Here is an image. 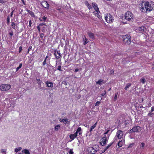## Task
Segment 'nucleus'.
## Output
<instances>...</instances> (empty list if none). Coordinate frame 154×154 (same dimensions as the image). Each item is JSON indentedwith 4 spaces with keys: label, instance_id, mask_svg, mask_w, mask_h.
Here are the masks:
<instances>
[{
    "label": "nucleus",
    "instance_id": "obj_63",
    "mask_svg": "<svg viewBox=\"0 0 154 154\" xmlns=\"http://www.w3.org/2000/svg\"><path fill=\"white\" fill-rule=\"evenodd\" d=\"M48 58V56H47L45 58V59H47V58Z\"/></svg>",
    "mask_w": 154,
    "mask_h": 154
},
{
    "label": "nucleus",
    "instance_id": "obj_36",
    "mask_svg": "<svg viewBox=\"0 0 154 154\" xmlns=\"http://www.w3.org/2000/svg\"><path fill=\"white\" fill-rule=\"evenodd\" d=\"M94 9L97 12V14H99L100 13V11H99L98 7L95 8Z\"/></svg>",
    "mask_w": 154,
    "mask_h": 154
},
{
    "label": "nucleus",
    "instance_id": "obj_62",
    "mask_svg": "<svg viewBox=\"0 0 154 154\" xmlns=\"http://www.w3.org/2000/svg\"><path fill=\"white\" fill-rule=\"evenodd\" d=\"M13 11L11 12V16H12V15H13Z\"/></svg>",
    "mask_w": 154,
    "mask_h": 154
},
{
    "label": "nucleus",
    "instance_id": "obj_19",
    "mask_svg": "<svg viewBox=\"0 0 154 154\" xmlns=\"http://www.w3.org/2000/svg\"><path fill=\"white\" fill-rule=\"evenodd\" d=\"M138 29L141 32H143L146 29V28L143 26H142L139 27Z\"/></svg>",
    "mask_w": 154,
    "mask_h": 154
},
{
    "label": "nucleus",
    "instance_id": "obj_7",
    "mask_svg": "<svg viewBox=\"0 0 154 154\" xmlns=\"http://www.w3.org/2000/svg\"><path fill=\"white\" fill-rule=\"evenodd\" d=\"M140 129V128L139 126H135L133 127V128L130 130V133H134L137 132L138 130Z\"/></svg>",
    "mask_w": 154,
    "mask_h": 154
},
{
    "label": "nucleus",
    "instance_id": "obj_10",
    "mask_svg": "<svg viewBox=\"0 0 154 154\" xmlns=\"http://www.w3.org/2000/svg\"><path fill=\"white\" fill-rule=\"evenodd\" d=\"M123 136V132L122 131H118L116 134V136L118 139H121L122 137Z\"/></svg>",
    "mask_w": 154,
    "mask_h": 154
},
{
    "label": "nucleus",
    "instance_id": "obj_58",
    "mask_svg": "<svg viewBox=\"0 0 154 154\" xmlns=\"http://www.w3.org/2000/svg\"><path fill=\"white\" fill-rule=\"evenodd\" d=\"M61 8H60V7H58L57 8V10H58L59 11H60V10H61Z\"/></svg>",
    "mask_w": 154,
    "mask_h": 154
},
{
    "label": "nucleus",
    "instance_id": "obj_40",
    "mask_svg": "<svg viewBox=\"0 0 154 154\" xmlns=\"http://www.w3.org/2000/svg\"><path fill=\"white\" fill-rule=\"evenodd\" d=\"M97 14V17L99 19L101 20L102 19V17L101 16H100V15L99 14Z\"/></svg>",
    "mask_w": 154,
    "mask_h": 154
},
{
    "label": "nucleus",
    "instance_id": "obj_39",
    "mask_svg": "<svg viewBox=\"0 0 154 154\" xmlns=\"http://www.w3.org/2000/svg\"><path fill=\"white\" fill-rule=\"evenodd\" d=\"M114 70L113 69H112L110 71L109 74L110 75H112L113 74Z\"/></svg>",
    "mask_w": 154,
    "mask_h": 154
},
{
    "label": "nucleus",
    "instance_id": "obj_46",
    "mask_svg": "<svg viewBox=\"0 0 154 154\" xmlns=\"http://www.w3.org/2000/svg\"><path fill=\"white\" fill-rule=\"evenodd\" d=\"M61 66H58V67L57 69V70L60 71H62V70L61 69Z\"/></svg>",
    "mask_w": 154,
    "mask_h": 154
},
{
    "label": "nucleus",
    "instance_id": "obj_64",
    "mask_svg": "<svg viewBox=\"0 0 154 154\" xmlns=\"http://www.w3.org/2000/svg\"><path fill=\"white\" fill-rule=\"evenodd\" d=\"M105 151H105V150H104V149L103 150V151L102 152V153L104 152Z\"/></svg>",
    "mask_w": 154,
    "mask_h": 154
},
{
    "label": "nucleus",
    "instance_id": "obj_23",
    "mask_svg": "<svg viewBox=\"0 0 154 154\" xmlns=\"http://www.w3.org/2000/svg\"><path fill=\"white\" fill-rule=\"evenodd\" d=\"M88 35L89 37L92 39H93L94 38V34L91 32L88 33Z\"/></svg>",
    "mask_w": 154,
    "mask_h": 154
},
{
    "label": "nucleus",
    "instance_id": "obj_25",
    "mask_svg": "<svg viewBox=\"0 0 154 154\" xmlns=\"http://www.w3.org/2000/svg\"><path fill=\"white\" fill-rule=\"evenodd\" d=\"M60 128V125H56L54 128V131H58V130Z\"/></svg>",
    "mask_w": 154,
    "mask_h": 154
},
{
    "label": "nucleus",
    "instance_id": "obj_51",
    "mask_svg": "<svg viewBox=\"0 0 154 154\" xmlns=\"http://www.w3.org/2000/svg\"><path fill=\"white\" fill-rule=\"evenodd\" d=\"M22 47H21V46H20V47L19 48V53H20V52H21V51H22Z\"/></svg>",
    "mask_w": 154,
    "mask_h": 154
},
{
    "label": "nucleus",
    "instance_id": "obj_18",
    "mask_svg": "<svg viewBox=\"0 0 154 154\" xmlns=\"http://www.w3.org/2000/svg\"><path fill=\"white\" fill-rule=\"evenodd\" d=\"M22 152L25 153L26 154H30L29 151L26 149H25L22 150Z\"/></svg>",
    "mask_w": 154,
    "mask_h": 154
},
{
    "label": "nucleus",
    "instance_id": "obj_12",
    "mask_svg": "<svg viewBox=\"0 0 154 154\" xmlns=\"http://www.w3.org/2000/svg\"><path fill=\"white\" fill-rule=\"evenodd\" d=\"M109 131L110 130H108L104 134V136L102 138H104V139L106 138V139L108 140L109 138L110 135L109 134H108Z\"/></svg>",
    "mask_w": 154,
    "mask_h": 154
},
{
    "label": "nucleus",
    "instance_id": "obj_41",
    "mask_svg": "<svg viewBox=\"0 0 154 154\" xmlns=\"http://www.w3.org/2000/svg\"><path fill=\"white\" fill-rule=\"evenodd\" d=\"M44 35V34L43 33H41L40 34V37L42 38H42Z\"/></svg>",
    "mask_w": 154,
    "mask_h": 154
},
{
    "label": "nucleus",
    "instance_id": "obj_21",
    "mask_svg": "<svg viewBox=\"0 0 154 154\" xmlns=\"http://www.w3.org/2000/svg\"><path fill=\"white\" fill-rule=\"evenodd\" d=\"M97 124V122H96L91 127L89 130V131L90 132H91L92 131L93 129H94L96 127Z\"/></svg>",
    "mask_w": 154,
    "mask_h": 154
},
{
    "label": "nucleus",
    "instance_id": "obj_57",
    "mask_svg": "<svg viewBox=\"0 0 154 154\" xmlns=\"http://www.w3.org/2000/svg\"><path fill=\"white\" fill-rule=\"evenodd\" d=\"M1 152H6V151L3 149H2L1 150Z\"/></svg>",
    "mask_w": 154,
    "mask_h": 154
},
{
    "label": "nucleus",
    "instance_id": "obj_59",
    "mask_svg": "<svg viewBox=\"0 0 154 154\" xmlns=\"http://www.w3.org/2000/svg\"><path fill=\"white\" fill-rule=\"evenodd\" d=\"M22 1V3L24 5H25V4L24 2V0H21Z\"/></svg>",
    "mask_w": 154,
    "mask_h": 154
},
{
    "label": "nucleus",
    "instance_id": "obj_50",
    "mask_svg": "<svg viewBox=\"0 0 154 154\" xmlns=\"http://www.w3.org/2000/svg\"><path fill=\"white\" fill-rule=\"evenodd\" d=\"M69 153L70 154H73V152L72 149H70Z\"/></svg>",
    "mask_w": 154,
    "mask_h": 154
},
{
    "label": "nucleus",
    "instance_id": "obj_49",
    "mask_svg": "<svg viewBox=\"0 0 154 154\" xmlns=\"http://www.w3.org/2000/svg\"><path fill=\"white\" fill-rule=\"evenodd\" d=\"M6 2V1L3 0H0V3L3 4Z\"/></svg>",
    "mask_w": 154,
    "mask_h": 154
},
{
    "label": "nucleus",
    "instance_id": "obj_33",
    "mask_svg": "<svg viewBox=\"0 0 154 154\" xmlns=\"http://www.w3.org/2000/svg\"><path fill=\"white\" fill-rule=\"evenodd\" d=\"M92 5L93 7L94 8H95L98 7L97 4L94 3L93 2L92 3Z\"/></svg>",
    "mask_w": 154,
    "mask_h": 154
},
{
    "label": "nucleus",
    "instance_id": "obj_38",
    "mask_svg": "<svg viewBox=\"0 0 154 154\" xmlns=\"http://www.w3.org/2000/svg\"><path fill=\"white\" fill-rule=\"evenodd\" d=\"M117 95H118V93H116L115 96L114 98V100H116L117 99V98H118Z\"/></svg>",
    "mask_w": 154,
    "mask_h": 154
},
{
    "label": "nucleus",
    "instance_id": "obj_17",
    "mask_svg": "<svg viewBox=\"0 0 154 154\" xmlns=\"http://www.w3.org/2000/svg\"><path fill=\"white\" fill-rule=\"evenodd\" d=\"M83 40L84 41V43H83L84 45H85L88 43V39L86 38L85 36H84V37H83Z\"/></svg>",
    "mask_w": 154,
    "mask_h": 154
},
{
    "label": "nucleus",
    "instance_id": "obj_30",
    "mask_svg": "<svg viewBox=\"0 0 154 154\" xmlns=\"http://www.w3.org/2000/svg\"><path fill=\"white\" fill-rule=\"evenodd\" d=\"M22 149V148L21 147H19L18 148H16L15 149V152H17Z\"/></svg>",
    "mask_w": 154,
    "mask_h": 154
},
{
    "label": "nucleus",
    "instance_id": "obj_44",
    "mask_svg": "<svg viewBox=\"0 0 154 154\" xmlns=\"http://www.w3.org/2000/svg\"><path fill=\"white\" fill-rule=\"evenodd\" d=\"M9 22H10V18H9V16H8L7 17V24L9 23Z\"/></svg>",
    "mask_w": 154,
    "mask_h": 154
},
{
    "label": "nucleus",
    "instance_id": "obj_24",
    "mask_svg": "<svg viewBox=\"0 0 154 154\" xmlns=\"http://www.w3.org/2000/svg\"><path fill=\"white\" fill-rule=\"evenodd\" d=\"M113 142H112L109 144L104 149L105 151H106L113 143Z\"/></svg>",
    "mask_w": 154,
    "mask_h": 154
},
{
    "label": "nucleus",
    "instance_id": "obj_20",
    "mask_svg": "<svg viewBox=\"0 0 154 154\" xmlns=\"http://www.w3.org/2000/svg\"><path fill=\"white\" fill-rule=\"evenodd\" d=\"M78 133H79V135L81 134L82 133L81 128V127H79L78 128L76 131L75 133H76L77 134V135Z\"/></svg>",
    "mask_w": 154,
    "mask_h": 154
},
{
    "label": "nucleus",
    "instance_id": "obj_15",
    "mask_svg": "<svg viewBox=\"0 0 154 154\" xmlns=\"http://www.w3.org/2000/svg\"><path fill=\"white\" fill-rule=\"evenodd\" d=\"M46 84L47 87H53V84L52 82L47 81Z\"/></svg>",
    "mask_w": 154,
    "mask_h": 154
},
{
    "label": "nucleus",
    "instance_id": "obj_35",
    "mask_svg": "<svg viewBox=\"0 0 154 154\" xmlns=\"http://www.w3.org/2000/svg\"><path fill=\"white\" fill-rule=\"evenodd\" d=\"M152 112H151V111H150V112H149L148 113V116H150V117H152L154 115V113H152Z\"/></svg>",
    "mask_w": 154,
    "mask_h": 154
},
{
    "label": "nucleus",
    "instance_id": "obj_2",
    "mask_svg": "<svg viewBox=\"0 0 154 154\" xmlns=\"http://www.w3.org/2000/svg\"><path fill=\"white\" fill-rule=\"evenodd\" d=\"M99 150V147L98 145H94L92 147H89L88 149V152L91 154H95Z\"/></svg>",
    "mask_w": 154,
    "mask_h": 154
},
{
    "label": "nucleus",
    "instance_id": "obj_47",
    "mask_svg": "<svg viewBox=\"0 0 154 154\" xmlns=\"http://www.w3.org/2000/svg\"><path fill=\"white\" fill-rule=\"evenodd\" d=\"M43 25H46L45 23H42L39 24V26H42Z\"/></svg>",
    "mask_w": 154,
    "mask_h": 154
},
{
    "label": "nucleus",
    "instance_id": "obj_29",
    "mask_svg": "<svg viewBox=\"0 0 154 154\" xmlns=\"http://www.w3.org/2000/svg\"><path fill=\"white\" fill-rule=\"evenodd\" d=\"M37 83L40 86H41V85L42 83V82L39 79H36Z\"/></svg>",
    "mask_w": 154,
    "mask_h": 154
},
{
    "label": "nucleus",
    "instance_id": "obj_27",
    "mask_svg": "<svg viewBox=\"0 0 154 154\" xmlns=\"http://www.w3.org/2000/svg\"><path fill=\"white\" fill-rule=\"evenodd\" d=\"M131 83H128L126 85V86L124 88L125 90H127V89L131 86Z\"/></svg>",
    "mask_w": 154,
    "mask_h": 154
},
{
    "label": "nucleus",
    "instance_id": "obj_5",
    "mask_svg": "<svg viewBox=\"0 0 154 154\" xmlns=\"http://www.w3.org/2000/svg\"><path fill=\"white\" fill-rule=\"evenodd\" d=\"M105 20L107 23H110L112 22L113 20V17L110 14H107L106 16L105 17Z\"/></svg>",
    "mask_w": 154,
    "mask_h": 154
},
{
    "label": "nucleus",
    "instance_id": "obj_55",
    "mask_svg": "<svg viewBox=\"0 0 154 154\" xmlns=\"http://www.w3.org/2000/svg\"><path fill=\"white\" fill-rule=\"evenodd\" d=\"M79 70V69L78 68H76L75 69V72H77Z\"/></svg>",
    "mask_w": 154,
    "mask_h": 154
},
{
    "label": "nucleus",
    "instance_id": "obj_34",
    "mask_svg": "<svg viewBox=\"0 0 154 154\" xmlns=\"http://www.w3.org/2000/svg\"><path fill=\"white\" fill-rule=\"evenodd\" d=\"M15 23H14V22H12L11 23V26L14 29H15Z\"/></svg>",
    "mask_w": 154,
    "mask_h": 154
},
{
    "label": "nucleus",
    "instance_id": "obj_48",
    "mask_svg": "<svg viewBox=\"0 0 154 154\" xmlns=\"http://www.w3.org/2000/svg\"><path fill=\"white\" fill-rule=\"evenodd\" d=\"M32 47L31 46H30L29 48H28V51H27V54L29 53V51L31 50V49H32Z\"/></svg>",
    "mask_w": 154,
    "mask_h": 154
},
{
    "label": "nucleus",
    "instance_id": "obj_52",
    "mask_svg": "<svg viewBox=\"0 0 154 154\" xmlns=\"http://www.w3.org/2000/svg\"><path fill=\"white\" fill-rule=\"evenodd\" d=\"M37 28L38 31H39V32L40 31V26H39V25L37 27Z\"/></svg>",
    "mask_w": 154,
    "mask_h": 154
},
{
    "label": "nucleus",
    "instance_id": "obj_56",
    "mask_svg": "<svg viewBox=\"0 0 154 154\" xmlns=\"http://www.w3.org/2000/svg\"><path fill=\"white\" fill-rule=\"evenodd\" d=\"M31 24H32V23L31 22V20H30L29 21V26H31Z\"/></svg>",
    "mask_w": 154,
    "mask_h": 154
},
{
    "label": "nucleus",
    "instance_id": "obj_37",
    "mask_svg": "<svg viewBox=\"0 0 154 154\" xmlns=\"http://www.w3.org/2000/svg\"><path fill=\"white\" fill-rule=\"evenodd\" d=\"M144 146H145L144 143H142L141 144L140 147H141L142 149H144Z\"/></svg>",
    "mask_w": 154,
    "mask_h": 154
},
{
    "label": "nucleus",
    "instance_id": "obj_1",
    "mask_svg": "<svg viewBox=\"0 0 154 154\" xmlns=\"http://www.w3.org/2000/svg\"><path fill=\"white\" fill-rule=\"evenodd\" d=\"M142 12H149L153 9L151 5L148 2H143L139 6Z\"/></svg>",
    "mask_w": 154,
    "mask_h": 154
},
{
    "label": "nucleus",
    "instance_id": "obj_13",
    "mask_svg": "<svg viewBox=\"0 0 154 154\" xmlns=\"http://www.w3.org/2000/svg\"><path fill=\"white\" fill-rule=\"evenodd\" d=\"M68 119H64L60 120V122L63 123L65 125H66L67 124H69V122H68Z\"/></svg>",
    "mask_w": 154,
    "mask_h": 154
},
{
    "label": "nucleus",
    "instance_id": "obj_61",
    "mask_svg": "<svg viewBox=\"0 0 154 154\" xmlns=\"http://www.w3.org/2000/svg\"><path fill=\"white\" fill-rule=\"evenodd\" d=\"M152 69L154 70V65H153L152 67Z\"/></svg>",
    "mask_w": 154,
    "mask_h": 154
},
{
    "label": "nucleus",
    "instance_id": "obj_53",
    "mask_svg": "<svg viewBox=\"0 0 154 154\" xmlns=\"http://www.w3.org/2000/svg\"><path fill=\"white\" fill-rule=\"evenodd\" d=\"M133 143L130 144L129 145V146H128V148H131V147L132 146H133Z\"/></svg>",
    "mask_w": 154,
    "mask_h": 154
},
{
    "label": "nucleus",
    "instance_id": "obj_3",
    "mask_svg": "<svg viewBox=\"0 0 154 154\" xmlns=\"http://www.w3.org/2000/svg\"><path fill=\"white\" fill-rule=\"evenodd\" d=\"M125 19L128 21H133L134 20V17L132 13L130 11H127L125 14Z\"/></svg>",
    "mask_w": 154,
    "mask_h": 154
},
{
    "label": "nucleus",
    "instance_id": "obj_16",
    "mask_svg": "<svg viewBox=\"0 0 154 154\" xmlns=\"http://www.w3.org/2000/svg\"><path fill=\"white\" fill-rule=\"evenodd\" d=\"M124 140H121V141H119L118 143V146L120 147H122V145L124 143Z\"/></svg>",
    "mask_w": 154,
    "mask_h": 154
},
{
    "label": "nucleus",
    "instance_id": "obj_42",
    "mask_svg": "<svg viewBox=\"0 0 154 154\" xmlns=\"http://www.w3.org/2000/svg\"><path fill=\"white\" fill-rule=\"evenodd\" d=\"M106 94V91H105L103 93L100 94V97L103 96Z\"/></svg>",
    "mask_w": 154,
    "mask_h": 154
},
{
    "label": "nucleus",
    "instance_id": "obj_54",
    "mask_svg": "<svg viewBox=\"0 0 154 154\" xmlns=\"http://www.w3.org/2000/svg\"><path fill=\"white\" fill-rule=\"evenodd\" d=\"M9 34L10 35H11V36H12L13 35V32L12 31L11 32H10L9 33Z\"/></svg>",
    "mask_w": 154,
    "mask_h": 154
},
{
    "label": "nucleus",
    "instance_id": "obj_32",
    "mask_svg": "<svg viewBox=\"0 0 154 154\" xmlns=\"http://www.w3.org/2000/svg\"><path fill=\"white\" fill-rule=\"evenodd\" d=\"M22 63H20L19 66L17 68L16 72L19 69H20L22 67Z\"/></svg>",
    "mask_w": 154,
    "mask_h": 154
},
{
    "label": "nucleus",
    "instance_id": "obj_60",
    "mask_svg": "<svg viewBox=\"0 0 154 154\" xmlns=\"http://www.w3.org/2000/svg\"><path fill=\"white\" fill-rule=\"evenodd\" d=\"M151 105V103H149V104H148V106H150Z\"/></svg>",
    "mask_w": 154,
    "mask_h": 154
},
{
    "label": "nucleus",
    "instance_id": "obj_8",
    "mask_svg": "<svg viewBox=\"0 0 154 154\" xmlns=\"http://www.w3.org/2000/svg\"><path fill=\"white\" fill-rule=\"evenodd\" d=\"M41 5L44 8L46 9H48L49 8V5L45 1H42V2Z\"/></svg>",
    "mask_w": 154,
    "mask_h": 154
},
{
    "label": "nucleus",
    "instance_id": "obj_26",
    "mask_svg": "<svg viewBox=\"0 0 154 154\" xmlns=\"http://www.w3.org/2000/svg\"><path fill=\"white\" fill-rule=\"evenodd\" d=\"M103 80L100 79L97 82H96L97 84H98L99 85H101L102 84V82H103Z\"/></svg>",
    "mask_w": 154,
    "mask_h": 154
},
{
    "label": "nucleus",
    "instance_id": "obj_31",
    "mask_svg": "<svg viewBox=\"0 0 154 154\" xmlns=\"http://www.w3.org/2000/svg\"><path fill=\"white\" fill-rule=\"evenodd\" d=\"M47 19V17L44 16L42 18V19H40L39 20L41 21H45Z\"/></svg>",
    "mask_w": 154,
    "mask_h": 154
},
{
    "label": "nucleus",
    "instance_id": "obj_43",
    "mask_svg": "<svg viewBox=\"0 0 154 154\" xmlns=\"http://www.w3.org/2000/svg\"><path fill=\"white\" fill-rule=\"evenodd\" d=\"M100 103V102L99 101H97L95 103V106H98L99 104Z\"/></svg>",
    "mask_w": 154,
    "mask_h": 154
},
{
    "label": "nucleus",
    "instance_id": "obj_14",
    "mask_svg": "<svg viewBox=\"0 0 154 154\" xmlns=\"http://www.w3.org/2000/svg\"><path fill=\"white\" fill-rule=\"evenodd\" d=\"M76 133H75L73 134H71L69 135V137L70 139H71L72 140H74L75 138H76L77 136Z\"/></svg>",
    "mask_w": 154,
    "mask_h": 154
},
{
    "label": "nucleus",
    "instance_id": "obj_9",
    "mask_svg": "<svg viewBox=\"0 0 154 154\" xmlns=\"http://www.w3.org/2000/svg\"><path fill=\"white\" fill-rule=\"evenodd\" d=\"M54 55L57 59H58L61 57L60 51L55 50Z\"/></svg>",
    "mask_w": 154,
    "mask_h": 154
},
{
    "label": "nucleus",
    "instance_id": "obj_45",
    "mask_svg": "<svg viewBox=\"0 0 154 154\" xmlns=\"http://www.w3.org/2000/svg\"><path fill=\"white\" fill-rule=\"evenodd\" d=\"M46 60H47V59H45L42 63V65L43 66H44L45 65L46 63Z\"/></svg>",
    "mask_w": 154,
    "mask_h": 154
},
{
    "label": "nucleus",
    "instance_id": "obj_22",
    "mask_svg": "<svg viewBox=\"0 0 154 154\" xmlns=\"http://www.w3.org/2000/svg\"><path fill=\"white\" fill-rule=\"evenodd\" d=\"M85 3V5L87 6L88 8L89 9H90L92 7L91 5L88 3V2L86 1Z\"/></svg>",
    "mask_w": 154,
    "mask_h": 154
},
{
    "label": "nucleus",
    "instance_id": "obj_11",
    "mask_svg": "<svg viewBox=\"0 0 154 154\" xmlns=\"http://www.w3.org/2000/svg\"><path fill=\"white\" fill-rule=\"evenodd\" d=\"M107 140L106 138L104 139V138H102L100 140V143L101 145L104 146L106 145Z\"/></svg>",
    "mask_w": 154,
    "mask_h": 154
},
{
    "label": "nucleus",
    "instance_id": "obj_28",
    "mask_svg": "<svg viewBox=\"0 0 154 154\" xmlns=\"http://www.w3.org/2000/svg\"><path fill=\"white\" fill-rule=\"evenodd\" d=\"M140 82L144 84L146 82L145 79L143 77L140 79Z\"/></svg>",
    "mask_w": 154,
    "mask_h": 154
},
{
    "label": "nucleus",
    "instance_id": "obj_4",
    "mask_svg": "<svg viewBox=\"0 0 154 154\" xmlns=\"http://www.w3.org/2000/svg\"><path fill=\"white\" fill-rule=\"evenodd\" d=\"M123 43L129 45L131 42V39L130 36L128 35H126L123 37Z\"/></svg>",
    "mask_w": 154,
    "mask_h": 154
},
{
    "label": "nucleus",
    "instance_id": "obj_6",
    "mask_svg": "<svg viewBox=\"0 0 154 154\" xmlns=\"http://www.w3.org/2000/svg\"><path fill=\"white\" fill-rule=\"evenodd\" d=\"M11 88V86L9 85L2 84L0 85V89L2 91H7Z\"/></svg>",
    "mask_w": 154,
    "mask_h": 154
}]
</instances>
